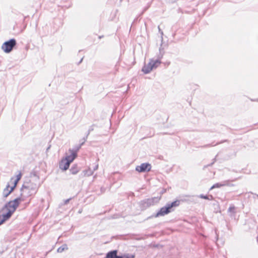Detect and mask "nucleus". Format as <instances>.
<instances>
[{
	"instance_id": "2eb2a0df",
	"label": "nucleus",
	"mask_w": 258,
	"mask_h": 258,
	"mask_svg": "<svg viewBox=\"0 0 258 258\" xmlns=\"http://www.w3.org/2000/svg\"><path fill=\"white\" fill-rule=\"evenodd\" d=\"M200 197L202 199H206L208 200H212L213 199V197L212 196H204L203 195H201L200 196Z\"/></svg>"
},
{
	"instance_id": "f8f14e48",
	"label": "nucleus",
	"mask_w": 258,
	"mask_h": 258,
	"mask_svg": "<svg viewBox=\"0 0 258 258\" xmlns=\"http://www.w3.org/2000/svg\"><path fill=\"white\" fill-rule=\"evenodd\" d=\"M8 211L5 213V214H2V215H1L2 216V217L5 219V220L6 221L7 220H8V219H9L12 214L13 213V212H12L11 211H10V210H8Z\"/></svg>"
},
{
	"instance_id": "ddd939ff",
	"label": "nucleus",
	"mask_w": 258,
	"mask_h": 258,
	"mask_svg": "<svg viewBox=\"0 0 258 258\" xmlns=\"http://www.w3.org/2000/svg\"><path fill=\"white\" fill-rule=\"evenodd\" d=\"M68 247L66 244H63L62 246L57 248V252L61 253L63 251L68 250Z\"/></svg>"
},
{
	"instance_id": "0eeeda50",
	"label": "nucleus",
	"mask_w": 258,
	"mask_h": 258,
	"mask_svg": "<svg viewBox=\"0 0 258 258\" xmlns=\"http://www.w3.org/2000/svg\"><path fill=\"white\" fill-rule=\"evenodd\" d=\"M159 199L157 197L148 199L144 201L145 206L149 207L153 205L155 203H158Z\"/></svg>"
},
{
	"instance_id": "393cba45",
	"label": "nucleus",
	"mask_w": 258,
	"mask_h": 258,
	"mask_svg": "<svg viewBox=\"0 0 258 258\" xmlns=\"http://www.w3.org/2000/svg\"><path fill=\"white\" fill-rule=\"evenodd\" d=\"M158 30H159V31H161V30H160V27H159V26H158Z\"/></svg>"
},
{
	"instance_id": "4be33fe9",
	"label": "nucleus",
	"mask_w": 258,
	"mask_h": 258,
	"mask_svg": "<svg viewBox=\"0 0 258 258\" xmlns=\"http://www.w3.org/2000/svg\"><path fill=\"white\" fill-rule=\"evenodd\" d=\"M70 200H71V199H69L65 200L64 202V204H65V205L67 204L69 202Z\"/></svg>"
},
{
	"instance_id": "a211bd4d",
	"label": "nucleus",
	"mask_w": 258,
	"mask_h": 258,
	"mask_svg": "<svg viewBox=\"0 0 258 258\" xmlns=\"http://www.w3.org/2000/svg\"><path fill=\"white\" fill-rule=\"evenodd\" d=\"M224 184H221L220 183H216L215 184H214L211 188V189H213V188H217V187H220L223 185H224Z\"/></svg>"
},
{
	"instance_id": "6e6552de",
	"label": "nucleus",
	"mask_w": 258,
	"mask_h": 258,
	"mask_svg": "<svg viewBox=\"0 0 258 258\" xmlns=\"http://www.w3.org/2000/svg\"><path fill=\"white\" fill-rule=\"evenodd\" d=\"M21 191V196L25 198L34 195V194H31L29 189L27 188L24 184L22 186Z\"/></svg>"
},
{
	"instance_id": "b1692460",
	"label": "nucleus",
	"mask_w": 258,
	"mask_h": 258,
	"mask_svg": "<svg viewBox=\"0 0 258 258\" xmlns=\"http://www.w3.org/2000/svg\"><path fill=\"white\" fill-rule=\"evenodd\" d=\"M215 161V159H214V162L213 163H212L210 165H207V166H211V165H213V164L214 163Z\"/></svg>"
},
{
	"instance_id": "5701e85b",
	"label": "nucleus",
	"mask_w": 258,
	"mask_h": 258,
	"mask_svg": "<svg viewBox=\"0 0 258 258\" xmlns=\"http://www.w3.org/2000/svg\"><path fill=\"white\" fill-rule=\"evenodd\" d=\"M98 164H97V165H96L95 166V167H94L93 170H97V169H98Z\"/></svg>"
},
{
	"instance_id": "423d86ee",
	"label": "nucleus",
	"mask_w": 258,
	"mask_h": 258,
	"mask_svg": "<svg viewBox=\"0 0 258 258\" xmlns=\"http://www.w3.org/2000/svg\"><path fill=\"white\" fill-rule=\"evenodd\" d=\"M25 186L29 189L31 191V194H35L38 188V185L36 183L30 182H25L23 184Z\"/></svg>"
},
{
	"instance_id": "412c9836",
	"label": "nucleus",
	"mask_w": 258,
	"mask_h": 258,
	"mask_svg": "<svg viewBox=\"0 0 258 258\" xmlns=\"http://www.w3.org/2000/svg\"><path fill=\"white\" fill-rule=\"evenodd\" d=\"M234 209H235L234 207H230L229 208L228 211L229 212H233L234 210Z\"/></svg>"
},
{
	"instance_id": "f3484780",
	"label": "nucleus",
	"mask_w": 258,
	"mask_h": 258,
	"mask_svg": "<svg viewBox=\"0 0 258 258\" xmlns=\"http://www.w3.org/2000/svg\"><path fill=\"white\" fill-rule=\"evenodd\" d=\"M21 176H22V175H21V173H20L19 174H18L17 175V179L14 181V186H15L16 187L18 181L21 179Z\"/></svg>"
},
{
	"instance_id": "20e7f679",
	"label": "nucleus",
	"mask_w": 258,
	"mask_h": 258,
	"mask_svg": "<svg viewBox=\"0 0 258 258\" xmlns=\"http://www.w3.org/2000/svg\"><path fill=\"white\" fill-rule=\"evenodd\" d=\"M22 200L21 198H18L13 201L9 202L6 205L5 208H4L3 210L4 211L5 209H6L7 210H10L12 212L14 213L18 207L20 202Z\"/></svg>"
},
{
	"instance_id": "dca6fc26",
	"label": "nucleus",
	"mask_w": 258,
	"mask_h": 258,
	"mask_svg": "<svg viewBox=\"0 0 258 258\" xmlns=\"http://www.w3.org/2000/svg\"><path fill=\"white\" fill-rule=\"evenodd\" d=\"M79 168L76 166V167H73L71 168V169H70V171L71 172H72V174H76L79 171Z\"/></svg>"
},
{
	"instance_id": "aec40b11",
	"label": "nucleus",
	"mask_w": 258,
	"mask_h": 258,
	"mask_svg": "<svg viewBox=\"0 0 258 258\" xmlns=\"http://www.w3.org/2000/svg\"><path fill=\"white\" fill-rule=\"evenodd\" d=\"M5 221V219L0 215V225L2 224Z\"/></svg>"
},
{
	"instance_id": "9d476101",
	"label": "nucleus",
	"mask_w": 258,
	"mask_h": 258,
	"mask_svg": "<svg viewBox=\"0 0 258 258\" xmlns=\"http://www.w3.org/2000/svg\"><path fill=\"white\" fill-rule=\"evenodd\" d=\"M71 154L67 156L65 158V161H68L69 163H71L77 157V154L74 153L73 152H69Z\"/></svg>"
},
{
	"instance_id": "9b49d317",
	"label": "nucleus",
	"mask_w": 258,
	"mask_h": 258,
	"mask_svg": "<svg viewBox=\"0 0 258 258\" xmlns=\"http://www.w3.org/2000/svg\"><path fill=\"white\" fill-rule=\"evenodd\" d=\"M65 162L63 163V161H61V163L59 165L60 168L63 170H67L70 166V163H69L68 161H65Z\"/></svg>"
},
{
	"instance_id": "1a4fd4ad",
	"label": "nucleus",
	"mask_w": 258,
	"mask_h": 258,
	"mask_svg": "<svg viewBox=\"0 0 258 258\" xmlns=\"http://www.w3.org/2000/svg\"><path fill=\"white\" fill-rule=\"evenodd\" d=\"M15 187V186H13L12 187H10L9 184H8L7 187L4 189L3 191V196L5 197H8L11 192L13 190L14 188Z\"/></svg>"
},
{
	"instance_id": "a878e982",
	"label": "nucleus",
	"mask_w": 258,
	"mask_h": 258,
	"mask_svg": "<svg viewBox=\"0 0 258 258\" xmlns=\"http://www.w3.org/2000/svg\"><path fill=\"white\" fill-rule=\"evenodd\" d=\"M82 60H83V58H82V59H81V60H80V63H81V62H82Z\"/></svg>"
},
{
	"instance_id": "39448f33",
	"label": "nucleus",
	"mask_w": 258,
	"mask_h": 258,
	"mask_svg": "<svg viewBox=\"0 0 258 258\" xmlns=\"http://www.w3.org/2000/svg\"><path fill=\"white\" fill-rule=\"evenodd\" d=\"M151 165L149 163H144L136 167V171L139 172H144L151 170Z\"/></svg>"
},
{
	"instance_id": "4468645a",
	"label": "nucleus",
	"mask_w": 258,
	"mask_h": 258,
	"mask_svg": "<svg viewBox=\"0 0 258 258\" xmlns=\"http://www.w3.org/2000/svg\"><path fill=\"white\" fill-rule=\"evenodd\" d=\"M81 145L79 144L78 145L75 146L73 149H69V152H73L74 153L77 154V152L79 150V149L81 148Z\"/></svg>"
},
{
	"instance_id": "7ed1b4c3",
	"label": "nucleus",
	"mask_w": 258,
	"mask_h": 258,
	"mask_svg": "<svg viewBox=\"0 0 258 258\" xmlns=\"http://www.w3.org/2000/svg\"><path fill=\"white\" fill-rule=\"evenodd\" d=\"M17 43L15 39H11L10 40L4 42L2 46V49L6 53H10L12 51L13 48L16 46Z\"/></svg>"
},
{
	"instance_id": "f03ea898",
	"label": "nucleus",
	"mask_w": 258,
	"mask_h": 258,
	"mask_svg": "<svg viewBox=\"0 0 258 258\" xmlns=\"http://www.w3.org/2000/svg\"><path fill=\"white\" fill-rule=\"evenodd\" d=\"M160 63L161 61L159 60H151L148 64H145V66L142 68V71L145 74H148L153 69L156 68Z\"/></svg>"
},
{
	"instance_id": "6ab92c4d",
	"label": "nucleus",
	"mask_w": 258,
	"mask_h": 258,
	"mask_svg": "<svg viewBox=\"0 0 258 258\" xmlns=\"http://www.w3.org/2000/svg\"><path fill=\"white\" fill-rule=\"evenodd\" d=\"M89 133H90V131H89V132H88V134H87V135L86 138H87V137H88V135L89 134ZM86 139H87V138H84V139L82 140H83V141H82V142L80 144V145H81V146H82V145L85 143V142H86Z\"/></svg>"
},
{
	"instance_id": "f257e3e1",
	"label": "nucleus",
	"mask_w": 258,
	"mask_h": 258,
	"mask_svg": "<svg viewBox=\"0 0 258 258\" xmlns=\"http://www.w3.org/2000/svg\"><path fill=\"white\" fill-rule=\"evenodd\" d=\"M179 204V201H176L170 204H167L165 207L160 209L159 212L157 213L155 217H158L159 216H162L168 214L171 212V209L172 207H177Z\"/></svg>"
}]
</instances>
